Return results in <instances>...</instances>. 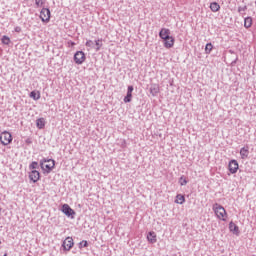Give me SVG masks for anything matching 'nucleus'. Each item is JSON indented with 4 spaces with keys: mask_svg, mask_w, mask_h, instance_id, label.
I'll return each instance as SVG.
<instances>
[{
    "mask_svg": "<svg viewBox=\"0 0 256 256\" xmlns=\"http://www.w3.org/2000/svg\"><path fill=\"white\" fill-rule=\"evenodd\" d=\"M212 209H213L215 215L218 217V219H220L221 221H225L227 211L225 210V208L223 206H221V204L215 203L213 205Z\"/></svg>",
    "mask_w": 256,
    "mask_h": 256,
    "instance_id": "1",
    "label": "nucleus"
},
{
    "mask_svg": "<svg viewBox=\"0 0 256 256\" xmlns=\"http://www.w3.org/2000/svg\"><path fill=\"white\" fill-rule=\"evenodd\" d=\"M40 167L43 169V171H46V173H49L50 171H53L55 168V160L53 159H44V161L40 162Z\"/></svg>",
    "mask_w": 256,
    "mask_h": 256,
    "instance_id": "2",
    "label": "nucleus"
},
{
    "mask_svg": "<svg viewBox=\"0 0 256 256\" xmlns=\"http://www.w3.org/2000/svg\"><path fill=\"white\" fill-rule=\"evenodd\" d=\"M13 141V136L8 131H4L0 134V142L2 145L7 146Z\"/></svg>",
    "mask_w": 256,
    "mask_h": 256,
    "instance_id": "3",
    "label": "nucleus"
},
{
    "mask_svg": "<svg viewBox=\"0 0 256 256\" xmlns=\"http://www.w3.org/2000/svg\"><path fill=\"white\" fill-rule=\"evenodd\" d=\"M40 19L43 23H49V21H51V10H49V8H42Z\"/></svg>",
    "mask_w": 256,
    "mask_h": 256,
    "instance_id": "4",
    "label": "nucleus"
},
{
    "mask_svg": "<svg viewBox=\"0 0 256 256\" xmlns=\"http://www.w3.org/2000/svg\"><path fill=\"white\" fill-rule=\"evenodd\" d=\"M86 59L87 57L85 56V52L83 51H77L74 54V62L76 63V65H83Z\"/></svg>",
    "mask_w": 256,
    "mask_h": 256,
    "instance_id": "5",
    "label": "nucleus"
},
{
    "mask_svg": "<svg viewBox=\"0 0 256 256\" xmlns=\"http://www.w3.org/2000/svg\"><path fill=\"white\" fill-rule=\"evenodd\" d=\"M62 213L66 215V217H71V219H75V210L72 209L69 204H63L61 208Z\"/></svg>",
    "mask_w": 256,
    "mask_h": 256,
    "instance_id": "6",
    "label": "nucleus"
},
{
    "mask_svg": "<svg viewBox=\"0 0 256 256\" xmlns=\"http://www.w3.org/2000/svg\"><path fill=\"white\" fill-rule=\"evenodd\" d=\"M228 169H229L230 173H232V175H235V173H237V171H239V162H237V160H235V159L230 160V162L228 164Z\"/></svg>",
    "mask_w": 256,
    "mask_h": 256,
    "instance_id": "7",
    "label": "nucleus"
},
{
    "mask_svg": "<svg viewBox=\"0 0 256 256\" xmlns=\"http://www.w3.org/2000/svg\"><path fill=\"white\" fill-rule=\"evenodd\" d=\"M74 245H75V243L73 242V238H71V237H67L66 240H64L62 243V247H63L64 251H71V249H73Z\"/></svg>",
    "mask_w": 256,
    "mask_h": 256,
    "instance_id": "8",
    "label": "nucleus"
},
{
    "mask_svg": "<svg viewBox=\"0 0 256 256\" xmlns=\"http://www.w3.org/2000/svg\"><path fill=\"white\" fill-rule=\"evenodd\" d=\"M159 37L163 41H167V39H171L173 36H171V30L168 28H162L159 32Z\"/></svg>",
    "mask_w": 256,
    "mask_h": 256,
    "instance_id": "9",
    "label": "nucleus"
},
{
    "mask_svg": "<svg viewBox=\"0 0 256 256\" xmlns=\"http://www.w3.org/2000/svg\"><path fill=\"white\" fill-rule=\"evenodd\" d=\"M29 179L33 183H37V181L41 179V173H39V171L37 170H32L31 172H29Z\"/></svg>",
    "mask_w": 256,
    "mask_h": 256,
    "instance_id": "10",
    "label": "nucleus"
},
{
    "mask_svg": "<svg viewBox=\"0 0 256 256\" xmlns=\"http://www.w3.org/2000/svg\"><path fill=\"white\" fill-rule=\"evenodd\" d=\"M159 85L158 84H151L150 86V94L152 97H157L159 95Z\"/></svg>",
    "mask_w": 256,
    "mask_h": 256,
    "instance_id": "11",
    "label": "nucleus"
},
{
    "mask_svg": "<svg viewBox=\"0 0 256 256\" xmlns=\"http://www.w3.org/2000/svg\"><path fill=\"white\" fill-rule=\"evenodd\" d=\"M241 159H247L249 157V146H244L240 149Z\"/></svg>",
    "mask_w": 256,
    "mask_h": 256,
    "instance_id": "12",
    "label": "nucleus"
},
{
    "mask_svg": "<svg viewBox=\"0 0 256 256\" xmlns=\"http://www.w3.org/2000/svg\"><path fill=\"white\" fill-rule=\"evenodd\" d=\"M229 230L234 235H239V226H237L233 221L229 223Z\"/></svg>",
    "mask_w": 256,
    "mask_h": 256,
    "instance_id": "13",
    "label": "nucleus"
},
{
    "mask_svg": "<svg viewBox=\"0 0 256 256\" xmlns=\"http://www.w3.org/2000/svg\"><path fill=\"white\" fill-rule=\"evenodd\" d=\"M147 240L149 243H157V234L153 231H150L147 235Z\"/></svg>",
    "mask_w": 256,
    "mask_h": 256,
    "instance_id": "14",
    "label": "nucleus"
},
{
    "mask_svg": "<svg viewBox=\"0 0 256 256\" xmlns=\"http://www.w3.org/2000/svg\"><path fill=\"white\" fill-rule=\"evenodd\" d=\"M164 41V47L166 49H171V47H173V45H175V38H170L167 40H163Z\"/></svg>",
    "mask_w": 256,
    "mask_h": 256,
    "instance_id": "15",
    "label": "nucleus"
},
{
    "mask_svg": "<svg viewBox=\"0 0 256 256\" xmlns=\"http://www.w3.org/2000/svg\"><path fill=\"white\" fill-rule=\"evenodd\" d=\"M45 118H38L37 120H36V127L38 128V129H45Z\"/></svg>",
    "mask_w": 256,
    "mask_h": 256,
    "instance_id": "16",
    "label": "nucleus"
},
{
    "mask_svg": "<svg viewBox=\"0 0 256 256\" xmlns=\"http://www.w3.org/2000/svg\"><path fill=\"white\" fill-rule=\"evenodd\" d=\"M210 9L213 13H217V11H219V9H221V6L217 2H212V3H210Z\"/></svg>",
    "mask_w": 256,
    "mask_h": 256,
    "instance_id": "17",
    "label": "nucleus"
},
{
    "mask_svg": "<svg viewBox=\"0 0 256 256\" xmlns=\"http://www.w3.org/2000/svg\"><path fill=\"white\" fill-rule=\"evenodd\" d=\"M31 99H34V101H39L41 99V93L37 91L30 92Z\"/></svg>",
    "mask_w": 256,
    "mask_h": 256,
    "instance_id": "18",
    "label": "nucleus"
},
{
    "mask_svg": "<svg viewBox=\"0 0 256 256\" xmlns=\"http://www.w3.org/2000/svg\"><path fill=\"white\" fill-rule=\"evenodd\" d=\"M251 25H253V18H251V17H246V18L244 19V27H245L246 29H249V27H251Z\"/></svg>",
    "mask_w": 256,
    "mask_h": 256,
    "instance_id": "19",
    "label": "nucleus"
},
{
    "mask_svg": "<svg viewBox=\"0 0 256 256\" xmlns=\"http://www.w3.org/2000/svg\"><path fill=\"white\" fill-rule=\"evenodd\" d=\"M175 203H178L179 205H183V203H185V196L178 194L176 196Z\"/></svg>",
    "mask_w": 256,
    "mask_h": 256,
    "instance_id": "20",
    "label": "nucleus"
},
{
    "mask_svg": "<svg viewBox=\"0 0 256 256\" xmlns=\"http://www.w3.org/2000/svg\"><path fill=\"white\" fill-rule=\"evenodd\" d=\"M213 51V44L212 43H207L205 47V53L206 55H209Z\"/></svg>",
    "mask_w": 256,
    "mask_h": 256,
    "instance_id": "21",
    "label": "nucleus"
},
{
    "mask_svg": "<svg viewBox=\"0 0 256 256\" xmlns=\"http://www.w3.org/2000/svg\"><path fill=\"white\" fill-rule=\"evenodd\" d=\"M187 183H189V181H187V178H185V176H181L179 178V184L181 185V187L187 185Z\"/></svg>",
    "mask_w": 256,
    "mask_h": 256,
    "instance_id": "22",
    "label": "nucleus"
},
{
    "mask_svg": "<svg viewBox=\"0 0 256 256\" xmlns=\"http://www.w3.org/2000/svg\"><path fill=\"white\" fill-rule=\"evenodd\" d=\"M133 99V94L127 93L124 97V103H131V100Z\"/></svg>",
    "mask_w": 256,
    "mask_h": 256,
    "instance_id": "23",
    "label": "nucleus"
},
{
    "mask_svg": "<svg viewBox=\"0 0 256 256\" xmlns=\"http://www.w3.org/2000/svg\"><path fill=\"white\" fill-rule=\"evenodd\" d=\"M2 43H3V45H9V43H11V38H9L8 36L4 35L2 37Z\"/></svg>",
    "mask_w": 256,
    "mask_h": 256,
    "instance_id": "24",
    "label": "nucleus"
},
{
    "mask_svg": "<svg viewBox=\"0 0 256 256\" xmlns=\"http://www.w3.org/2000/svg\"><path fill=\"white\" fill-rule=\"evenodd\" d=\"M79 249H83V247H89V242L87 240H83L78 244Z\"/></svg>",
    "mask_w": 256,
    "mask_h": 256,
    "instance_id": "25",
    "label": "nucleus"
},
{
    "mask_svg": "<svg viewBox=\"0 0 256 256\" xmlns=\"http://www.w3.org/2000/svg\"><path fill=\"white\" fill-rule=\"evenodd\" d=\"M39 168V163L33 161L30 165H29V169H38Z\"/></svg>",
    "mask_w": 256,
    "mask_h": 256,
    "instance_id": "26",
    "label": "nucleus"
},
{
    "mask_svg": "<svg viewBox=\"0 0 256 256\" xmlns=\"http://www.w3.org/2000/svg\"><path fill=\"white\" fill-rule=\"evenodd\" d=\"M101 40H96L95 45H96V51H99L101 47H103V44L100 43Z\"/></svg>",
    "mask_w": 256,
    "mask_h": 256,
    "instance_id": "27",
    "label": "nucleus"
},
{
    "mask_svg": "<svg viewBox=\"0 0 256 256\" xmlns=\"http://www.w3.org/2000/svg\"><path fill=\"white\" fill-rule=\"evenodd\" d=\"M35 3L38 7H43V5H45V0H35Z\"/></svg>",
    "mask_w": 256,
    "mask_h": 256,
    "instance_id": "28",
    "label": "nucleus"
},
{
    "mask_svg": "<svg viewBox=\"0 0 256 256\" xmlns=\"http://www.w3.org/2000/svg\"><path fill=\"white\" fill-rule=\"evenodd\" d=\"M243 11H247V6L238 7V13H243Z\"/></svg>",
    "mask_w": 256,
    "mask_h": 256,
    "instance_id": "29",
    "label": "nucleus"
},
{
    "mask_svg": "<svg viewBox=\"0 0 256 256\" xmlns=\"http://www.w3.org/2000/svg\"><path fill=\"white\" fill-rule=\"evenodd\" d=\"M93 45H94V43H93L92 40H88V41L86 42V47H93Z\"/></svg>",
    "mask_w": 256,
    "mask_h": 256,
    "instance_id": "30",
    "label": "nucleus"
},
{
    "mask_svg": "<svg viewBox=\"0 0 256 256\" xmlns=\"http://www.w3.org/2000/svg\"><path fill=\"white\" fill-rule=\"evenodd\" d=\"M133 86H128L127 93H130L133 95Z\"/></svg>",
    "mask_w": 256,
    "mask_h": 256,
    "instance_id": "31",
    "label": "nucleus"
},
{
    "mask_svg": "<svg viewBox=\"0 0 256 256\" xmlns=\"http://www.w3.org/2000/svg\"><path fill=\"white\" fill-rule=\"evenodd\" d=\"M25 143H26L27 145H31V143H33V140H32L31 138H27V139L25 140Z\"/></svg>",
    "mask_w": 256,
    "mask_h": 256,
    "instance_id": "32",
    "label": "nucleus"
},
{
    "mask_svg": "<svg viewBox=\"0 0 256 256\" xmlns=\"http://www.w3.org/2000/svg\"><path fill=\"white\" fill-rule=\"evenodd\" d=\"M14 31H15L16 33H21V27H20V26H16V27L14 28Z\"/></svg>",
    "mask_w": 256,
    "mask_h": 256,
    "instance_id": "33",
    "label": "nucleus"
},
{
    "mask_svg": "<svg viewBox=\"0 0 256 256\" xmlns=\"http://www.w3.org/2000/svg\"><path fill=\"white\" fill-rule=\"evenodd\" d=\"M68 45H69V47H75V42L69 41V42H68Z\"/></svg>",
    "mask_w": 256,
    "mask_h": 256,
    "instance_id": "34",
    "label": "nucleus"
},
{
    "mask_svg": "<svg viewBox=\"0 0 256 256\" xmlns=\"http://www.w3.org/2000/svg\"><path fill=\"white\" fill-rule=\"evenodd\" d=\"M1 211H3V209H2V208H0V213H1Z\"/></svg>",
    "mask_w": 256,
    "mask_h": 256,
    "instance_id": "35",
    "label": "nucleus"
},
{
    "mask_svg": "<svg viewBox=\"0 0 256 256\" xmlns=\"http://www.w3.org/2000/svg\"><path fill=\"white\" fill-rule=\"evenodd\" d=\"M3 256H7V253H5Z\"/></svg>",
    "mask_w": 256,
    "mask_h": 256,
    "instance_id": "36",
    "label": "nucleus"
},
{
    "mask_svg": "<svg viewBox=\"0 0 256 256\" xmlns=\"http://www.w3.org/2000/svg\"><path fill=\"white\" fill-rule=\"evenodd\" d=\"M0 245H1V240H0Z\"/></svg>",
    "mask_w": 256,
    "mask_h": 256,
    "instance_id": "37",
    "label": "nucleus"
}]
</instances>
